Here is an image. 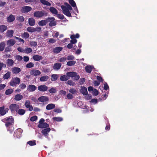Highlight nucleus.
Instances as JSON below:
<instances>
[{
  "instance_id": "54",
  "label": "nucleus",
  "mask_w": 157,
  "mask_h": 157,
  "mask_svg": "<svg viewBox=\"0 0 157 157\" xmlns=\"http://www.w3.org/2000/svg\"><path fill=\"white\" fill-rule=\"evenodd\" d=\"M56 17L58 18L61 20L65 18V17L63 15L58 13L56 15Z\"/></svg>"
},
{
  "instance_id": "42",
  "label": "nucleus",
  "mask_w": 157,
  "mask_h": 157,
  "mask_svg": "<svg viewBox=\"0 0 157 157\" xmlns=\"http://www.w3.org/2000/svg\"><path fill=\"white\" fill-rule=\"evenodd\" d=\"M17 112L19 115H23L25 113V111L24 109H19Z\"/></svg>"
},
{
  "instance_id": "41",
  "label": "nucleus",
  "mask_w": 157,
  "mask_h": 157,
  "mask_svg": "<svg viewBox=\"0 0 157 157\" xmlns=\"http://www.w3.org/2000/svg\"><path fill=\"white\" fill-rule=\"evenodd\" d=\"M6 44L4 42H2L0 44V51H2L4 49Z\"/></svg>"
},
{
  "instance_id": "56",
  "label": "nucleus",
  "mask_w": 157,
  "mask_h": 157,
  "mask_svg": "<svg viewBox=\"0 0 157 157\" xmlns=\"http://www.w3.org/2000/svg\"><path fill=\"white\" fill-rule=\"evenodd\" d=\"M67 83L70 86H74L75 85V83L71 80H68L67 82Z\"/></svg>"
},
{
  "instance_id": "47",
  "label": "nucleus",
  "mask_w": 157,
  "mask_h": 157,
  "mask_svg": "<svg viewBox=\"0 0 157 157\" xmlns=\"http://www.w3.org/2000/svg\"><path fill=\"white\" fill-rule=\"evenodd\" d=\"M53 119L54 121L58 122L62 121L63 120V118L60 117H54L53 118Z\"/></svg>"
},
{
  "instance_id": "57",
  "label": "nucleus",
  "mask_w": 157,
  "mask_h": 157,
  "mask_svg": "<svg viewBox=\"0 0 157 157\" xmlns=\"http://www.w3.org/2000/svg\"><path fill=\"white\" fill-rule=\"evenodd\" d=\"M11 46H7L5 48V51L6 52H8L11 51Z\"/></svg>"
},
{
  "instance_id": "59",
  "label": "nucleus",
  "mask_w": 157,
  "mask_h": 157,
  "mask_svg": "<svg viewBox=\"0 0 157 157\" xmlns=\"http://www.w3.org/2000/svg\"><path fill=\"white\" fill-rule=\"evenodd\" d=\"M16 59L18 61H21L23 58L22 57L19 55H17L16 56Z\"/></svg>"
},
{
  "instance_id": "37",
  "label": "nucleus",
  "mask_w": 157,
  "mask_h": 157,
  "mask_svg": "<svg viewBox=\"0 0 157 157\" xmlns=\"http://www.w3.org/2000/svg\"><path fill=\"white\" fill-rule=\"evenodd\" d=\"M7 27L6 25H0V32L2 33H3L7 29Z\"/></svg>"
},
{
  "instance_id": "18",
  "label": "nucleus",
  "mask_w": 157,
  "mask_h": 157,
  "mask_svg": "<svg viewBox=\"0 0 157 157\" xmlns=\"http://www.w3.org/2000/svg\"><path fill=\"white\" fill-rule=\"evenodd\" d=\"M21 71L20 68L18 67H14L12 69V71L13 74H18Z\"/></svg>"
},
{
  "instance_id": "12",
  "label": "nucleus",
  "mask_w": 157,
  "mask_h": 157,
  "mask_svg": "<svg viewBox=\"0 0 157 157\" xmlns=\"http://www.w3.org/2000/svg\"><path fill=\"white\" fill-rule=\"evenodd\" d=\"M9 109L8 108L4 109V106L0 107V115L1 116L5 115L8 112Z\"/></svg>"
},
{
  "instance_id": "49",
  "label": "nucleus",
  "mask_w": 157,
  "mask_h": 157,
  "mask_svg": "<svg viewBox=\"0 0 157 157\" xmlns=\"http://www.w3.org/2000/svg\"><path fill=\"white\" fill-rule=\"evenodd\" d=\"M32 49L31 48H27L25 49L24 53L27 54H29L32 52Z\"/></svg>"
},
{
  "instance_id": "58",
  "label": "nucleus",
  "mask_w": 157,
  "mask_h": 157,
  "mask_svg": "<svg viewBox=\"0 0 157 157\" xmlns=\"http://www.w3.org/2000/svg\"><path fill=\"white\" fill-rule=\"evenodd\" d=\"M41 28L40 27H38L36 28H34V32H40L41 31Z\"/></svg>"
},
{
  "instance_id": "7",
  "label": "nucleus",
  "mask_w": 157,
  "mask_h": 157,
  "mask_svg": "<svg viewBox=\"0 0 157 157\" xmlns=\"http://www.w3.org/2000/svg\"><path fill=\"white\" fill-rule=\"evenodd\" d=\"M55 19L53 17H48V23L50 22L49 25L50 26L52 27L55 26L56 25V22L54 21Z\"/></svg>"
},
{
  "instance_id": "21",
  "label": "nucleus",
  "mask_w": 157,
  "mask_h": 157,
  "mask_svg": "<svg viewBox=\"0 0 157 157\" xmlns=\"http://www.w3.org/2000/svg\"><path fill=\"white\" fill-rule=\"evenodd\" d=\"M69 3L73 7H75V10L76 11L77 13H78V10L76 6V4L75 2L73 0H68Z\"/></svg>"
},
{
  "instance_id": "4",
  "label": "nucleus",
  "mask_w": 157,
  "mask_h": 157,
  "mask_svg": "<svg viewBox=\"0 0 157 157\" xmlns=\"http://www.w3.org/2000/svg\"><path fill=\"white\" fill-rule=\"evenodd\" d=\"M20 79L18 77L13 78L10 82V85L12 86H16L17 84L20 83Z\"/></svg>"
},
{
  "instance_id": "24",
  "label": "nucleus",
  "mask_w": 157,
  "mask_h": 157,
  "mask_svg": "<svg viewBox=\"0 0 157 157\" xmlns=\"http://www.w3.org/2000/svg\"><path fill=\"white\" fill-rule=\"evenodd\" d=\"M38 128H48L49 127V124L46 123H44L41 124H39L38 125Z\"/></svg>"
},
{
  "instance_id": "62",
  "label": "nucleus",
  "mask_w": 157,
  "mask_h": 157,
  "mask_svg": "<svg viewBox=\"0 0 157 157\" xmlns=\"http://www.w3.org/2000/svg\"><path fill=\"white\" fill-rule=\"evenodd\" d=\"M7 128L8 131H9L10 133H12L14 131V127L13 126Z\"/></svg>"
},
{
  "instance_id": "63",
  "label": "nucleus",
  "mask_w": 157,
  "mask_h": 157,
  "mask_svg": "<svg viewBox=\"0 0 157 157\" xmlns=\"http://www.w3.org/2000/svg\"><path fill=\"white\" fill-rule=\"evenodd\" d=\"M85 81V79L84 78H82L80 79L79 80V83L80 85H82L83 84Z\"/></svg>"
},
{
  "instance_id": "1",
  "label": "nucleus",
  "mask_w": 157,
  "mask_h": 157,
  "mask_svg": "<svg viewBox=\"0 0 157 157\" xmlns=\"http://www.w3.org/2000/svg\"><path fill=\"white\" fill-rule=\"evenodd\" d=\"M64 5L65 6L62 5L61 6V8L62 10L63 13L68 17H71V14L69 11L72 10V8L71 6L67 2H65Z\"/></svg>"
},
{
  "instance_id": "2",
  "label": "nucleus",
  "mask_w": 157,
  "mask_h": 157,
  "mask_svg": "<svg viewBox=\"0 0 157 157\" xmlns=\"http://www.w3.org/2000/svg\"><path fill=\"white\" fill-rule=\"evenodd\" d=\"M48 15V13L44 10L35 11L33 13V16L36 18H40Z\"/></svg>"
},
{
  "instance_id": "17",
  "label": "nucleus",
  "mask_w": 157,
  "mask_h": 157,
  "mask_svg": "<svg viewBox=\"0 0 157 157\" xmlns=\"http://www.w3.org/2000/svg\"><path fill=\"white\" fill-rule=\"evenodd\" d=\"M37 88L36 86L33 85H30L28 86L27 90L29 92L34 91Z\"/></svg>"
},
{
  "instance_id": "51",
  "label": "nucleus",
  "mask_w": 157,
  "mask_h": 157,
  "mask_svg": "<svg viewBox=\"0 0 157 157\" xmlns=\"http://www.w3.org/2000/svg\"><path fill=\"white\" fill-rule=\"evenodd\" d=\"M26 87V85L23 83L21 84L19 86V87L21 90H23Z\"/></svg>"
},
{
  "instance_id": "53",
  "label": "nucleus",
  "mask_w": 157,
  "mask_h": 157,
  "mask_svg": "<svg viewBox=\"0 0 157 157\" xmlns=\"http://www.w3.org/2000/svg\"><path fill=\"white\" fill-rule=\"evenodd\" d=\"M27 31L29 32H34V28L33 27H29L27 28Z\"/></svg>"
},
{
  "instance_id": "15",
  "label": "nucleus",
  "mask_w": 157,
  "mask_h": 157,
  "mask_svg": "<svg viewBox=\"0 0 157 157\" xmlns=\"http://www.w3.org/2000/svg\"><path fill=\"white\" fill-rule=\"evenodd\" d=\"M16 41L13 39H10L8 40L6 42V44L7 46H12L16 43Z\"/></svg>"
},
{
  "instance_id": "23",
  "label": "nucleus",
  "mask_w": 157,
  "mask_h": 157,
  "mask_svg": "<svg viewBox=\"0 0 157 157\" xmlns=\"http://www.w3.org/2000/svg\"><path fill=\"white\" fill-rule=\"evenodd\" d=\"M48 23V18L45 20H43L38 22V24L40 26L45 25Z\"/></svg>"
},
{
  "instance_id": "20",
  "label": "nucleus",
  "mask_w": 157,
  "mask_h": 157,
  "mask_svg": "<svg viewBox=\"0 0 157 157\" xmlns=\"http://www.w3.org/2000/svg\"><path fill=\"white\" fill-rule=\"evenodd\" d=\"M50 128H48L42 130L41 132L45 136H47L48 135V133L50 132Z\"/></svg>"
},
{
  "instance_id": "14",
  "label": "nucleus",
  "mask_w": 157,
  "mask_h": 157,
  "mask_svg": "<svg viewBox=\"0 0 157 157\" xmlns=\"http://www.w3.org/2000/svg\"><path fill=\"white\" fill-rule=\"evenodd\" d=\"M38 100L40 102H45L48 101L49 98L47 96H41L38 98Z\"/></svg>"
},
{
  "instance_id": "46",
  "label": "nucleus",
  "mask_w": 157,
  "mask_h": 157,
  "mask_svg": "<svg viewBox=\"0 0 157 157\" xmlns=\"http://www.w3.org/2000/svg\"><path fill=\"white\" fill-rule=\"evenodd\" d=\"M29 34L27 32H25L24 33L21 35V37L27 39L29 37Z\"/></svg>"
},
{
  "instance_id": "9",
  "label": "nucleus",
  "mask_w": 157,
  "mask_h": 157,
  "mask_svg": "<svg viewBox=\"0 0 157 157\" xmlns=\"http://www.w3.org/2000/svg\"><path fill=\"white\" fill-rule=\"evenodd\" d=\"M32 10L31 7L28 6L22 7L21 9V12L23 13H28L31 11Z\"/></svg>"
},
{
  "instance_id": "50",
  "label": "nucleus",
  "mask_w": 157,
  "mask_h": 157,
  "mask_svg": "<svg viewBox=\"0 0 157 157\" xmlns=\"http://www.w3.org/2000/svg\"><path fill=\"white\" fill-rule=\"evenodd\" d=\"M57 90L56 89L52 87L49 90V92L51 94H54L57 92Z\"/></svg>"
},
{
  "instance_id": "29",
  "label": "nucleus",
  "mask_w": 157,
  "mask_h": 157,
  "mask_svg": "<svg viewBox=\"0 0 157 157\" xmlns=\"http://www.w3.org/2000/svg\"><path fill=\"white\" fill-rule=\"evenodd\" d=\"M55 107V104L52 103H50L46 107V109L47 110H50L54 109Z\"/></svg>"
},
{
  "instance_id": "28",
  "label": "nucleus",
  "mask_w": 157,
  "mask_h": 157,
  "mask_svg": "<svg viewBox=\"0 0 157 157\" xmlns=\"http://www.w3.org/2000/svg\"><path fill=\"white\" fill-rule=\"evenodd\" d=\"M33 58L35 61H39L43 59V57L40 55H36L33 56Z\"/></svg>"
},
{
  "instance_id": "61",
  "label": "nucleus",
  "mask_w": 157,
  "mask_h": 157,
  "mask_svg": "<svg viewBox=\"0 0 157 157\" xmlns=\"http://www.w3.org/2000/svg\"><path fill=\"white\" fill-rule=\"evenodd\" d=\"M69 91L70 93L74 94H76L77 92L75 89L73 88L70 89Z\"/></svg>"
},
{
  "instance_id": "45",
  "label": "nucleus",
  "mask_w": 157,
  "mask_h": 157,
  "mask_svg": "<svg viewBox=\"0 0 157 157\" xmlns=\"http://www.w3.org/2000/svg\"><path fill=\"white\" fill-rule=\"evenodd\" d=\"M13 90L12 89H10L7 90L5 91V94L8 95L11 94L13 92Z\"/></svg>"
},
{
  "instance_id": "32",
  "label": "nucleus",
  "mask_w": 157,
  "mask_h": 157,
  "mask_svg": "<svg viewBox=\"0 0 157 157\" xmlns=\"http://www.w3.org/2000/svg\"><path fill=\"white\" fill-rule=\"evenodd\" d=\"M94 68L93 66L88 65L85 67V70L86 72L88 73H90L92 68Z\"/></svg>"
},
{
  "instance_id": "22",
  "label": "nucleus",
  "mask_w": 157,
  "mask_h": 157,
  "mask_svg": "<svg viewBox=\"0 0 157 157\" xmlns=\"http://www.w3.org/2000/svg\"><path fill=\"white\" fill-rule=\"evenodd\" d=\"M80 92L84 95H86L87 94L88 92L86 88L84 86H82L81 87Z\"/></svg>"
},
{
  "instance_id": "3",
  "label": "nucleus",
  "mask_w": 157,
  "mask_h": 157,
  "mask_svg": "<svg viewBox=\"0 0 157 157\" xmlns=\"http://www.w3.org/2000/svg\"><path fill=\"white\" fill-rule=\"evenodd\" d=\"M2 121L6 123L5 125L7 127H8L14 123V120L11 116L2 119Z\"/></svg>"
},
{
  "instance_id": "33",
  "label": "nucleus",
  "mask_w": 157,
  "mask_h": 157,
  "mask_svg": "<svg viewBox=\"0 0 157 157\" xmlns=\"http://www.w3.org/2000/svg\"><path fill=\"white\" fill-rule=\"evenodd\" d=\"M23 98V96L22 95L20 94H17L15 95L14 99L17 101H19L21 100Z\"/></svg>"
},
{
  "instance_id": "39",
  "label": "nucleus",
  "mask_w": 157,
  "mask_h": 157,
  "mask_svg": "<svg viewBox=\"0 0 157 157\" xmlns=\"http://www.w3.org/2000/svg\"><path fill=\"white\" fill-rule=\"evenodd\" d=\"M69 79V78L68 77L67 75H63L61 76L60 78V79L61 81H65L68 80Z\"/></svg>"
},
{
  "instance_id": "55",
  "label": "nucleus",
  "mask_w": 157,
  "mask_h": 157,
  "mask_svg": "<svg viewBox=\"0 0 157 157\" xmlns=\"http://www.w3.org/2000/svg\"><path fill=\"white\" fill-rule=\"evenodd\" d=\"M30 44L31 46L36 47L37 46V43L35 41H31L30 42Z\"/></svg>"
},
{
  "instance_id": "6",
  "label": "nucleus",
  "mask_w": 157,
  "mask_h": 157,
  "mask_svg": "<svg viewBox=\"0 0 157 157\" xmlns=\"http://www.w3.org/2000/svg\"><path fill=\"white\" fill-rule=\"evenodd\" d=\"M23 130L20 128H18L16 130L13 135L15 138H20L21 136V134Z\"/></svg>"
},
{
  "instance_id": "48",
  "label": "nucleus",
  "mask_w": 157,
  "mask_h": 157,
  "mask_svg": "<svg viewBox=\"0 0 157 157\" xmlns=\"http://www.w3.org/2000/svg\"><path fill=\"white\" fill-rule=\"evenodd\" d=\"M76 62L75 61L71 60L67 62V65L68 66H72L75 65Z\"/></svg>"
},
{
  "instance_id": "38",
  "label": "nucleus",
  "mask_w": 157,
  "mask_h": 157,
  "mask_svg": "<svg viewBox=\"0 0 157 157\" xmlns=\"http://www.w3.org/2000/svg\"><path fill=\"white\" fill-rule=\"evenodd\" d=\"M11 73L10 72L8 71L3 76V78L4 79H7L9 78L11 76Z\"/></svg>"
},
{
  "instance_id": "5",
  "label": "nucleus",
  "mask_w": 157,
  "mask_h": 157,
  "mask_svg": "<svg viewBox=\"0 0 157 157\" xmlns=\"http://www.w3.org/2000/svg\"><path fill=\"white\" fill-rule=\"evenodd\" d=\"M67 75L68 77L71 78L74 77V79L75 80H78L80 78L79 75H77V73L75 72L71 71L68 72L67 73Z\"/></svg>"
},
{
  "instance_id": "8",
  "label": "nucleus",
  "mask_w": 157,
  "mask_h": 157,
  "mask_svg": "<svg viewBox=\"0 0 157 157\" xmlns=\"http://www.w3.org/2000/svg\"><path fill=\"white\" fill-rule=\"evenodd\" d=\"M9 108L12 112L14 111L17 112L19 108V106L16 104H12L10 106Z\"/></svg>"
},
{
  "instance_id": "44",
  "label": "nucleus",
  "mask_w": 157,
  "mask_h": 157,
  "mask_svg": "<svg viewBox=\"0 0 157 157\" xmlns=\"http://www.w3.org/2000/svg\"><path fill=\"white\" fill-rule=\"evenodd\" d=\"M27 144L31 146L35 145L36 144V141L35 140L29 141L27 142Z\"/></svg>"
},
{
  "instance_id": "60",
  "label": "nucleus",
  "mask_w": 157,
  "mask_h": 157,
  "mask_svg": "<svg viewBox=\"0 0 157 157\" xmlns=\"http://www.w3.org/2000/svg\"><path fill=\"white\" fill-rule=\"evenodd\" d=\"M37 119V117L36 116H33L31 117L30 120L32 121H34L36 120Z\"/></svg>"
},
{
  "instance_id": "34",
  "label": "nucleus",
  "mask_w": 157,
  "mask_h": 157,
  "mask_svg": "<svg viewBox=\"0 0 157 157\" xmlns=\"http://www.w3.org/2000/svg\"><path fill=\"white\" fill-rule=\"evenodd\" d=\"M71 38V40L70 41V42L72 44H74L76 43L77 42V40L75 38V35H71L70 36Z\"/></svg>"
},
{
  "instance_id": "26",
  "label": "nucleus",
  "mask_w": 157,
  "mask_h": 157,
  "mask_svg": "<svg viewBox=\"0 0 157 157\" xmlns=\"http://www.w3.org/2000/svg\"><path fill=\"white\" fill-rule=\"evenodd\" d=\"M49 10L50 12L54 14L55 16V15H56L58 13L57 10L54 7H50L49 9Z\"/></svg>"
},
{
  "instance_id": "64",
  "label": "nucleus",
  "mask_w": 157,
  "mask_h": 157,
  "mask_svg": "<svg viewBox=\"0 0 157 157\" xmlns=\"http://www.w3.org/2000/svg\"><path fill=\"white\" fill-rule=\"evenodd\" d=\"M59 33L57 32L56 31H55L54 33L53 34L52 36L54 37H57L59 35Z\"/></svg>"
},
{
  "instance_id": "43",
  "label": "nucleus",
  "mask_w": 157,
  "mask_h": 157,
  "mask_svg": "<svg viewBox=\"0 0 157 157\" xmlns=\"http://www.w3.org/2000/svg\"><path fill=\"white\" fill-rule=\"evenodd\" d=\"M17 19L20 22H23L24 21L25 18L23 16H19L17 17Z\"/></svg>"
},
{
  "instance_id": "10",
  "label": "nucleus",
  "mask_w": 157,
  "mask_h": 157,
  "mask_svg": "<svg viewBox=\"0 0 157 157\" xmlns=\"http://www.w3.org/2000/svg\"><path fill=\"white\" fill-rule=\"evenodd\" d=\"M48 87L44 85L39 86L38 87V90L41 92H45L48 90Z\"/></svg>"
},
{
  "instance_id": "35",
  "label": "nucleus",
  "mask_w": 157,
  "mask_h": 157,
  "mask_svg": "<svg viewBox=\"0 0 157 157\" xmlns=\"http://www.w3.org/2000/svg\"><path fill=\"white\" fill-rule=\"evenodd\" d=\"M49 78V77L47 75H44L41 76L40 78V80L41 82H45L47 81Z\"/></svg>"
},
{
  "instance_id": "31",
  "label": "nucleus",
  "mask_w": 157,
  "mask_h": 157,
  "mask_svg": "<svg viewBox=\"0 0 157 157\" xmlns=\"http://www.w3.org/2000/svg\"><path fill=\"white\" fill-rule=\"evenodd\" d=\"M14 31L12 30H8L6 32V36L10 38H11L13 35Z\"/></svg>"
},
{
  "instance_id": "19",
  "label": "nucleus",
  "mask_w": 157,
  "mask_h": 157,
  "mask_svg": "<svg viewBox=\"0 0 157 157\" xmlns=\"http://www.w3.org/2000/svg\"><path fill=\"white\" fill-rule=\"evenodd\" d=\"M61 65L62 64L60 63H56L54 64L53 66V68L55 71H58L60 68Z\"/></svg>"
},
{
  "instance_id": "27",
  "label": "nucleus",
  "mask_w": 157,
  "mask_h": 157,
  "mask_svg": "<svg viewBox=\"0 0 157 157\" xmlns=\"http://www.w3.org/2000/svg\"><path fill=\"white\" fill-rule=\"evenodd\" d=\"M14 62L11 59H8L6 60V64L9 67H12L13 64Z\"/></svg>"
},
{
  "instance_id": "11",
  "label": "nucleus",
  "mask_w": 157,
  "mask_h": 157,
  "mask_svg": "<svg viewBox=\"0 0 157 157\" xmlns=\"http://www.w3.org/2000/svg\"><path fill=\"white\" fill-rule=\"evenodd\" d=\"M25 107L29 109L28 110L30 111H31L33 110V107L32 105H30V102L29 100H26L25 103Z\"/></svg>"
},
{
  "instance_id": "40",
  "label": "nucleus",
  "mask_w": 157,
  "mask_h": 157,
  "mask_svg": "<svg viewBox=\"0 0 157 157\" xmlns=\"http://www.w3.org/2000/svg\"><path fill=\"white\" fill-rule=\"evenodd\" d=\"M40 1L44 5L47 6H50L51 5V4L49 2L45 0H40Z\"/></svg>"
},
{
  "instance_id": "13",
  "label": "nucleus",
  "mask_w": 157,
  "mask_h": 157,
  "mask_svg": "<svg viewBox=\"0 0 157 157\" xmlns=\"http://www.w3.org/2000/svg\"><path fill=\"white\" fill-rule=\"evenodd\" d=\"M30 74L32 75L36 76L40 75L41 72L39 70L33 69L30 71Z\"/></svg>"
},
{
  "instance_id": "52",
  "label": "nucleus",
  "mask_w": 157,
  "mask_h": 157,
  "mask_svg": "<svg viewBox=\"0 0 157 157\" xmlns=\"http://www.w3.org/2000/svg\"><path fill=\"white\" fill-rule=\"evenodd\" d=\"M34 65V64L33 63L30 62L26 64V67L27 68H30L33 67Z\"/></svg>"
},
{
  "instance_id": "16",
  "label": "nucleus",
  "mask_w": 157,
  "mask_h": 157,
  "mask_svg": "<svg viewBox=\"0 0 157 157\" xmlns=\"http://www.w3.org/2000/svg\"><path fill=\"white\" fill-rule=\"evenodd\" d=\"M15 20V16L13 14H10L7 18V21L9 23Z\"/></svg>"
},
{
  "instance_id": "25",
  "label": "nucleus",
  "mask_w": 157,
  "mask_h": 157,
  "mask_svg": "<svg viewBox=\"0 0 157 157\" xmlns=\"http://www.w3.org/2000/svg\"><path fill=\"white\" fill-rule=\"evenodd\" d=\"M63 49L62 47H58L54 48L53 52L54 53L57 54L60 52Z\"/></svg>"
},
{
  "instance_id": "36",
  "label": "nucleus",
  "mask_w": 157,
  "mask_h": 157,
  "mask_svg": "<svg viewBox=\"0 0 157 157\" xmlns=\"http://www.w3.org/2000/svg\"><path fill=\"white\" fill-rule=\"evenodd\" d=\"M59 77V75L57 74H53L51 76V80L54 81L56 80Z\"/></svg>"
},
{
  "instance_id": "30",
  "label": "nucleus",
  "mask_w": 157,
  "mask_h": 157,
  "mask_svg": "<svg viewBox=\"0 0 157 157\" xmlns=\"http://www.w3.org/2000/svg\"><path fill=\"white\" fill-rule=\"evenodd\" d=\"M29 23L30 25L31 26H34L35 24V19L33 17H31L29 19Z\"/></svg>"
}]
</instances>
